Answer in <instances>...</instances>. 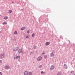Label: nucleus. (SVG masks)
Returning a JSON list of instances; mask_svg holds the SVG:
<instances>
[{"mask_svg": "<svg viewBox=\"0 0 75 75\" xmlns=\"http://www.w3.org/2000/svg\"><path fill=\"white\" fill-rule=\"evenodd\" d=\"M42 59V57H39L38 58L37 60L38 61H41Z\"/></svg>", "mask_w": 75, "mask_h": 75, "instance_id": "f257e3e1", "label": "nucleus"}, {"mask_svg": "<svg viewBox=\"0 0 75 75\" xmlns=\"http://www.w3.org/2000/svg\"><path fill=\"white\" fill-rule=\"evenodd\" d=\"M4 54H2L1 55V59L4 58Z\"/></svg>", "mask_w": 75, "mask_h": 75, "instance_id": "f03ea898", "label": "nucleus"}, {"mask_svg": "<svg viewBox=\"0 0 75 75\" xmlns=\"http://www.w3.org/2000/svg\"><path fill=\"white\" fill-rule=\"evenodd\" d=\"M55 68V67H54V66L53 65L51 66L50 68L51 70H52L53 69H54Z\"/></svg>", "mask_w": 75, "mask_h": 75, "instance_id": "7ed1b4c3", "label": "nucleus"}, {"mask_svg": "<svg viewBox=\"0 0 75 75\" xmlns=\"http://www.w3.org/2000/svg\"><path fill=\"white\" fill-rule=\"evenodd\" d=\"M18 47H16L13 49L14 51H17V50H18Z\"/></svg>", "mask_w": 75, "mask_h": 75, "instance_id": "20e7f679", "label": "nucleus"}, {"mask_svg": "<svg viewBox=\"0 0 75 75\" xmlns=\"http://www.w3.org/2000/svg\"><path fill=\"white\" fill-rule=\"evenodd\" d=\"M24 74L25 75H28V72L27 71H25L24 72Z\"/></svg>", "mask_w": 75, "mask_h": 75, "instance_id": "39448f33", "label": "nucleus"}, {"mask_svg": "<svg viewBox=\"0 0 75 75\" xmlns=\"http://www.w3.org/2000/svg\"><path fill=\"white\" fill-rule=\"evenodd\" d=\"M64 68L65 69H67V68H68V67H67V65L64 64Z\"/></svg>", "mask_w": 75, "mask_h": 75, "instance_id": "423d86ee", "label": "nucleus"}, {"mask_svg": "<svg viewBox=\"0 0 75 75\" xmlns=\"http://www.w3.org/2000/svg\"><path fill=\"white\" fill-rule=\"evenodd\" d=\"M50 44V43L49 42H47L45 43V45L46 46L48 45H49Z\"/></svg>", "mask_w": 75, "mask_h": 75, "instance_id": "0eeeda50", "label": "nucleus"}, {"mask_svg": "<svg viewBox=\"0 0 75 75\" xmlns=\"http://www.w3.org/2000/svg\"><path fill=\"white\" fill-rule=\"evenodd\" d=\"M10 67L9 66H7L5 67L6 69H9Z\"/></svg>", "mask_w": 75, "mask_h": 75, "instance_id": "6e6552de", "label": "nucleus"}, {"mask_svg": "<svg viewBox=\"0 0 75 75\" xmlns=\"http://www.w3.org/2000/svg\"><path fill=\"white\" fill-rule=\"evenodd\" d=\"M25 29V27H23L22 28H21V30H24Z\"/></svg>", "mask_w": 75, "mask_h": 75, "instance_id": "1a4fd4ad", "label": "nucleus"}, {"mask_svg": "<svg viewBox=\"0 0 75 75\" xmlns=\"http://www.w3.org/2000/svg\"><path fill=\"white\" fill-rule=\"evenodd\" d=\"M50 56L51 57H54V54L52 53H51L50 54Z\"/></svg>", "mask_w": 75, "mask_h": 75, "instance_id": "9d476101", "label": "nucleus"}, {"mask_svg": "<svg viewBox=\"0 0 75 75\" xmlns=\"http://www.w3.org/2000/svg\"><path fill=\"white\" fill-rule=\"evenodd\" d=\"M9 13H12V10H9L8 11Z\"/></svg>", "mask_w": 75, "mask_h": 75, "instance_id": "9b49d317", "label": "nucleus"}, {"mask_svg": "<svg viewBox=\"0 0 75 75\" xmlns=\"http://www.w3.org/2000/svg\"><path fill=\"white\" fill-rule=\"evenodd\" d=\"M7 23L6 22H4L3 23V25H4V24H7Z\"/></svg>", "mask_w": 75, "mask_h": 75, "instance_id": "f8f14e48", "label": "nucleus"}, {"mask_svg": "<svg viewBox=\"0 0 75 75\" xmlns=\"http://www.w3.org/2000/svg\"><path fill=\"white\" fill-rule=\"evenodd\" d=\"M4 18L5 19V20H7V18H8V17H4Z\"/></svg>", "mask_w": 75, "mask_h": 75, "instance_id": "ddd939ff", "label": "nucleus"}, {"mask_svg": "<svg viewBox=\"0 0 75 75\" xmlns=\"http://www.w3.org/2000/svg\"><path fill=\"white\" fill-rule=\"evenodd\" d=\"M74 73V72L73 71H72L71 72V74L72 75Z\"/></svg>", "mask_w": 75, "mask_h": 75, "instance_id": "4468645a", "label": "nucleus"}, {"mask_svg": "<svg viewBox=\"0 0 75 75\" xmlns=\"http://www.w3.org/2000/svg\"><path fill=\"white\" fill-rule=\"evenodd\" d=\"M57 75H61V72H59L58 73Z\"/></svg>", "mask_w": 75, "mask_h": 75, "instance_id": "2eb2a0df", "label": "nucleus"}, {"mask_svg": "<svg viewBox=\"0 0 75 75\" xmlns=\"http://www.w3.org/2000/svg\"><path fill=\"white\" fill-rule=\"evenodd\" d=\"M14 34H15L16 35H17V32L16 31H15L14 32Z\"/></svg>", "mask_w": 75, "mask_h": 75, "instance_id": "dca6fc26", "label": "nucleus"}, {"mask_svg": "<svg viewBox=\"0 0 75 75\" xmlns=\"http://www.w3.org/2000/svg\"><path fill=\"white\" fill-rule=\"evenodd\" d=\"M18 52H19L20 53H21L22 52L21 50H18Z\"/></svg>", "mask_w": 75, "mask_h": 75, "instance_id": "f3484780", "label": "nucleus"}, {"mask_svg": "<svg viewBox=\"0 0 75 75\" xmlns=\"http://www.w3.org/2000/svg\"><path fill=\"white\" fill-rule=\"evenodd\" d=\"M20 58V56H18V57H16V59H18V58Z\"/></svg>", "mask_w": 75, "mask_h": 75, "instance_id": "a211bd4d", "label": "nucleus"}, {"mask_svg": "<svg viewBox=\"0 0 75 75\" xmlns=\"http://www.w3.org/2000/svg\"><path fill=\"white\" fill-rule=\"evenodd\" d=\"M44 58L45 59L47 58V56L46 55H45L44 56Z\"/></svg>", "mask_w": 75, "mask_h": 75, "instance_id": "6ab92c4d", "label": "nucleus"}, {"mask_svg": "<svg viewBox=\"0 0 75 75\" xmlns=\"http://www.w3.org/2000/svg\"><path fill=\"white\" fill-rule=\"evenodd\" d=\"M41 74H45V72H43V71H42V72H41Z\"/></svg>", "mask_w": 75, "mask_h": 75, "instance_id": "aec40b11", "label": "nucleus"}, {"mask_svg": "<svg viewBox=\"0 0 75 75\" xmlns=\"http://www.w3.org/2000/svg\"><path fill=\"white\" fill-rule=\"evenodd\" d=\"M32 75V73H31V72H29V75Z\"/></svg>", "mask_w": 75, "mask_h": 75, "instance_id": "412c9836", "label": "nucleus"}, {"mask_svg": "<svg viewBox=\"0 0 75 75\" xmlns=\"http://www.w3.org/2000/svg\"><path fill=\"white\" fill-rule=\"evenodd\" d=\"M39 68H42V65H40L39 67Z\"/></svg>", "mask_w": 75, "mask_h": 75, "instance_id": "4be33fe9", "label": "nucleus"}, {"mask_svg": "<svg viewBox=\"0 0 75 75\" xmlns=\"http://www.w3.org/2000/svg\"><path fill=\"white\" fill-rule=\"evenodd\" d=\"M27 33H28V34H29V33H30V31L29 30H28L27 32Z\"/></svg>", "mask_w": 75, "mask_h": 75, "instance_id": "5701e85b", "label": "nucleus"}, {"mask_svg": "<svg viewBox=\"0 0 75 75\" xmlns=\"http://www.w3.org/2000/svg\"><path fill=\"white\" fill-rule=\"evenodd\" d=\"M26 38H29V37H28V36H26Z\"/></svg>", "mask_w": 75, "mask_h": 75, "instance_id": "b1692460", "label": "nucleus"}, {"mask_svg": "<svg viewBox=\"0 0 75 75\" xmlns=\"http://www.w3.org/2000/svg\"><path fill=\"white\" fill-rule=\"evenodd\" d=\"M34 34L33 33V34H32V37H34Z\"/></svg>", "mask_w": 75, "mask_h": 75, "instance_id": "393cba45", "label": "nucleus"}, {"mask_svg": "<svg viewBox=\"0 0 75 75\" xmlns=\"http://www.w3.org/2000/svg\"><path fill=\"white\" fill-rule=\"evenodd\" d=\"M2 61L1 60H0V64H1V63L2 62Z\"/></svg>", "mask_w": 75, "mask_h": 75, "instance_id": "a878e982", "label": "nucleus"}, {"mask_svg": "<svg viewBox=\"0 0 75 75\" xmlns=\"http://www.w3.org/2000/svg\"><path fill=\"white\" fill-rule=\"evenodd\" d=\"M0 75H2V74H1V72H0Z\"/></svg>", "mask_w": 75, "mask_h": 75, "instance_id": "bb28decb", "label": "nucleus"}, {"mask_svg": "<svg viewBox=\"0 0 75 75\" xmlns=\"http://www.w3.org/2000/svg\"><path fill=\"white\" fill-rule=\"evenodd\" d=\"M42 54H45V53H43Z\"/></svg>", "mask_w": 75, "mask_h": 75, "instance_id": "cd10ccee", "label": "nucleus"}, {"mask_svg": "<svg viewBox=\"0 0 75 75\" xmlns=\"http://www.w3.org/2000/svg\"><path fill=\"white\" fill-rule=\"evenodd\" d=\"M1 33V32H0V34Z\"/></svg>", "mask_w": 75, "mask_h": 75, "instance_id": "c85d7f7f", "label": "nucleus"}, {"mask_svg": "<svg viewBox=\"0 0 75 75\" xmlns=\"http://www.w3.org/2000/svg\"><path fill=\"white\" fill-rule=\"evenodd\" d=\"M0 16H1V15H0Z\"/></svg>", "mask_w": 75, "mask_h": 75, "instance_id": "c756f323", "label": "nucleus"}, {"mask_svg": "<svg viewBox=\"0 0 75 75\" xmlns=\"http://www.w3.org/2000/svg\"><path fill=\"white\" fill-rule=\"evenodd\" d=\"M16 58L14 57V59H15Z\"/></svg>", "mask_w": 75, "mask_h": 75, "instance_id": "7c9ffc66", "label": "nucleus"}, {"mask_svg": "<svg viewBox=\"0 0 75 75\" xmlns=\"http://www.w3.org/2000/svg\"><path fill=\"white\" fill-rule=\"evenodd\" d=\"M74 75H75V74H74Z\"/></svg>", "mask_w": 75, "mask_h": 75, "instance_id": "2f4dec72", "label": "nucleus"}]
</instances>
